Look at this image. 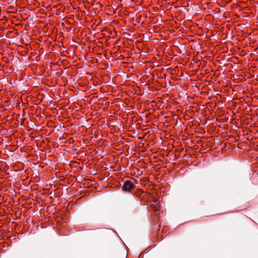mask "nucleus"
<instances>
[{
	"label": "nucleus",
	"mask_w": 258,
	"mask_h": 258,
	"mask_svg": "<svg viewBox=\"0 0 258 258\" xmlns=\"http://www.w3.org/2000/svg\"><path fill=\"white\" fill-rule=\"evenodd\" d=\"M135 188V186L132 182L130 181H125L122 187L123 190L125 191H131L132 189Z\"/></svg>",
	"instance_id": "nucleus-1"
},
{
	"label": "nucleus",
	"mask_w": 258,
	"mask_h": 258,
	"mask_svg": "<svg viewBox=\"0 0 258 258\" xmlns=\"http://www.w3.org/2000/svg\"><path fill=\"white\" fill-rule=\"evenodd\" d=\"M150 206L155 211H159L160 210V206L158 201H153L151 203Z\"/></svg>",
	"instance_id": "nucleus-2"
},
{
	"label": "nucleus",
	"mask_w": 258,
	"mask_h": 258,
	"mask_svg": "<svg viewBox=\"0 0 258 258\" xmlns=\"http://www.w3.org/2000/svg\"><path fill=\"white\" fill-rule=\"evenodd\" d=\"M139 192H142V190H141L139 189Z\"/></svg>",
	"instance_id": "nucleus-3"
},
{
	"label": "nucleus",
	"mask_w": 258,
	"mask_h": 258,
	"mask_svg": "<svg viewBox=\"0 0 258 258\" xmlns=\"http://www.w3.org/2000/svg\"><path fill=\"white\" fill-rule=\"evenodd\" d=\"M2 169H1V167H0V171H1Z\"/></svg>",
	"instance_id": "nucleus-4"
}]
</instances>
